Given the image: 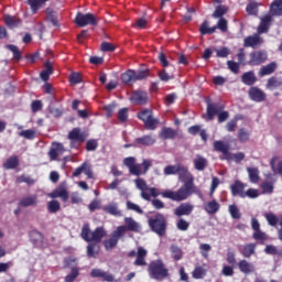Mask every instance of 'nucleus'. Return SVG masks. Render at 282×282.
I'll return each mask as SVG.
<instances>
[{"instance_id": "nucleus-19", "label": "nucleus", "mask_w": 282, "mask_h": 282, "mask_svg": "<svg viewBox=\"0 0 282 282\" xmlns=\"http://www.w3.org/2000/svg\"><path fill=\"white\" fill-rule=\"evenodd\" d=\"M90 276H93L94 279H104V281H107V282L116 281V278L113 276V274H111L109 272H105L100 269H94L90 272Z\"/></svg>"}, {"instance_id": "nucleus-27", "label": "nucleus", "mask_w": 282, "mask_h": 282, "mask_svg": "<svg viewBox=\"0 0 282 282\" xmlns=\"http://www.w3.org/2000/svg\"><path fill=\"white\" fill-rule=\"evenodd\" d=\"M36 204H39V196L36 194L29 195L20 200V206H24V208L36 206Z\"/></svg>"}, {"instance_id": "nucleus-47", "label": "nucleus", "mask_w": 282, "mask_h": 282, "mask_svg": "<svg viewBox=\"0 0 282 282\" xmlns=\"http://www.w3.org/2000/svg\"><path fill=\"white\" fill-rule=\"evenodd\" d=\"M182 164H176V165H167L164 167V175H176L180 171V166Z\"/></svg>"}, {"instance_id": "nucleus-3", "label": "nucleus", "mask_w": 282, "mask_h": 282, "mask_svg": "<svg viewBox=\"0 0 282 282\" xmlns=\"http://www.w3.org/2000/svg\"><path fill=\"white\" fill-rule=\"evenodd\" d=\"M104 237H107V231L102 227H98L95 231L89 229V225H84L82 228V238L84 241H94L95 243H100Z\"/></svg>"}, {"instance_id": "nucleus-16", "label": "nucleus", "mask_w": 282, "mask_h": 282, "mask_svg": "<svg viewBox=\"0 0 282 282\" xmlns=\"http://www.w3.org/2000/svg\"><path fill=\"white\" fill-rule=\"evenodd\" d=\"M250 100L253 102H263L265 100V93L259 87H251L248 91Z\"/></svg>"}, {"instance_id": "nucleus-38", "label": "nucleus", "mask_w": 282, "mask_h": 282, "mask_svg": "<svg viewBox=\"0 0 282 282\" xmlns=\"http://www.w3.org/2000/svg\"><path fill=\"white\" fill-rule=\"evenodd\" d=\"M52 74H54V68H52V64H50V62H46L45 69L40 73V76L44 82H47Z\"/></svg>"}, {"instance_id": "nucleus-22", "label": "nucleus", "mask_w": 282, "mask_h": 282, "mask_svg": "<svg viewBox=\"0 0 282 282\" xmlns=\"http://www.w3.org/2000/svg\"><path fill=\"white\" fill-rule=\"evenodd\" d=\"M193 164L196 171H204L208 166V160L200 154H196Z\"/></svg>"}, {"instance_id": "nucleus-37", "label": "nucleus", "mask_w": 282, "mask_h": 282, "mask_svg": "<svg viewBox=\"0 0 282 282\" xmlns=\"http://www.w3.org/2000/svg\"><path fill=\"white\" fill-rule=\"evenodd\" d=\"M138 144H142L143 147H152V144L155 142V137L152 134L143 135L141 138L137 139Z\"/></svg>"}, {"instance_id": "nucleus-49", "label": "nucleus", "mask_w": 282, "mask_h": 282, "mask_svg": "<svg viewBox=\"0 0 282 282\" xmlns=\"http://www.w3.org/2000/svg\"><path fill=\"white\" fill-rule=\"evenodd\" d=\"M228 12V8L224 6L216 7V10L213 13L214 19H221L224 14Z\"/></svg>"}, {"instance_id": "nucleus-28", "label": "nucleus", "mask_w": 282, "mask_h": 282, "mask_svg": "<svg viewBox=\"0 0 282 282\" xmlns=\"http://www.w3.org/2000/svg\"><path fill=\"white\" fill-rule=\"evenodd\" d=\"M241 82L243 83V85L252 87V85H254V83H257V75H254V72L249 70V72L242 74Z\"/></svg>"}, {"instance_id": "nucleus-21", "label": "nucleus", "mask_w": 282, "mask_h": 282, "mask_svg": "<svg viewBox=\"0 0 282 282\" xmlns=\"http://www.w3.org/2000/svg\"><path fill=\"white\" fill-rule=\"evenodd\" d=\"M214 150L223 153L224 158H221V160H226L227 155H229L230 153V145L228 143H225L224 141H215Z\"/></svg>"}, {"instance_id": "nucleus-34", "label": "nucleus", "mask_w": 282, "mask_h": 282, "mask_svg": "<svg viewBox=\"0 0 282 282\" xmlns=\"http://www.w3.org/2000/svg\"><path fill=\"white\" fill-rule=\"evenodd\" d=\"M159 135L162 140H173L177 135V132L173 128H162Z\"/></svg>"}, {"instance_id": "nucleus-33", "label": "nucleus", "mask_w": 282, "mask_h": 282, "mask_svg": "<svg viewBox=\"0 0 282 282\" xmlns=\"http://www.w3.org/2000/svg\"><path fill=\"white\" fill-rule=\"evenodd\" d=\"M270 14L272 17H281V14H282V0H274L273 3H271Z\"/></svg>"}, {"instance_id": "nucleus-35", "label": "nucleus", "mask_w": 282, "mask_h": 282, "mask_svg": "<svg viewBox=\"0 0 282 282\" xmlns=\"http://www.w3.org/2000/svg\"><path fill=\"white\" fill-rule=\"evenodd\" d=\"M121 80L124 85H133V83H135V70H128L123 73Z\"/></svg>"}, {"instance_id": "nucleus-56", "label": "nucleus", "mask_w": 282, "mask_h": 282, "mask_svg": "<svg viewBox=\"0 0 282 282\" xmlns=\"http://www.w3.org/2000/svg\"><path fill=\"white\" fill-rule=\"evenodd\" d=\"M30 239L33 243H41V241H43V235L37 230H34L30 232Z\"/></svg>"}, {"instance_id": "nucleus-45", "label": "nucleus", "mask_w": 282, "mask_h": 282, "mask_svg": "<svg viewBox=\"0 0 282 282\" xmlns=\"http://www.w3.org/2000/svg\"><path fill=\"white\" fill-rule=\"evenodd\" d=\"M193 279H204L206 276V269L204 267H196L192 272Z\"/></svg>"}, {"instance_id": "nucleus-40", "label": "nucleus", "mask_w": 282, "mask_h": 282, "mask_svg": "<svg viewBox=\"0 0 282 282\" xmlns=\"http://www.w3.org/2000/svg\"><path fill=\"white\" fill-rule=\"evenodd\" d=\"M226 160H232L234 162H236V164H239V162H243V160H246V154L243 152H238V153L229 152Z\"/></svg>"}, {"instance_id": "nucleus-12", "label": "nucleus", "mask_w": 282, "mask_h": 282, "mask_svg": "<svg viewBox=\"0 0 282 282\" xmlns=\"http://www.w3.org/2000/svg\"><path fill=\"white\" fill-rule=\"evenodd\" d=\"M221 111H224V105L207 101V120H214L215 116H219Z\"/></svg>"}, {"instance_id": "nucleus-24", "label": "nucleus", "mask_w": 282, "mask_h": 282, "mask_svg": "<svg viewBox=\"0 0 282 282\" xmlns=\"http://www.w3.org/2000/svg\"><path fill=\"white\" fill-rule=\"evenodd\" d=\"M65 153V148L61 143H53L51 147V150L48 152V156L51 160H56L59 155H63Z\"/></svg>"}, {"instance_id": "nucleus-26", "label": "nucleus", "mask_w": 282, "mask_h": 282, "mask_svg": "<svg viewBox=\"0 0 282 282\" xmlns=\"http://www.w3.org/2000/svg\"><path fill=\"white\" fill-rule=\"evenodd\" d=\"M238 268L242 274H252V272H254V264L250 263L248 260H240Z\"/></svg>"}, {"instance_id": "nucleus-42", "label": "nucleus", "mask_w": 282, "mask_h": 282, "mask_svg": "<svg viewBox=\"0 0 282 282\" xmlns=\"http://www.w3.org/2000/svg\"><path fill=\"white\" fill-rule=\"evenodd\" d=\"M170 252H171L173 259H175V261H180V259H182V257H183L182 249L180 247H177L176 245L171 246Z\"/></svg>"}, {"instance_id": "nucleus-39", "label": "nucleus", "mask_w": 282, "mask_h": 282, "mask_svg": "<svg viewBox=\"0 0 282 282\" xmlns=\"http://www.w3.org/2000/svg\"><path fill=\"white\" fill-rule=\"evenodd\" d=\"M281 85H282L281 77H271L268 79L267 89H278V87H281Z\"/></svg>"}, {"instance_id": "nucleus-4", "label": "nucleus", "mask_w": 282, "mask_h": 282, "mask_svg": "<svg viewBox=\"0 0 282 282\" xmlns=\"http://www.w3.org/2000/svg\"><path fill=\"white\" fill-rule=\"evenodd\" d=\"M134 184L138 191H141V198L145 199V202H151V196L158 197L160 195V193L158 192V188L149 187L144 178H137L134 181Z\"/></svg>"}, {"instance_id": "nucleus-63", "label": "nucleus", "mask_w": 282, "mask_h": 282, "mask_svg": "<svg viewBox=\"0 0 282 282\" xmlns=\"http://www.w3.org/2000/svg\"><path fill=\"white\" fill-rule=\"evenodd\" d=\"M101 52H115L116 46L109 42H102L101 43Z\"/></svg>"}, {"instance_id": "nucleus-58", "label": "nucleus", "mask_w": 282, "mask_h": 282, "mask_svg": "<svg viewBox=\"0 0 282 282\" xmlns=\"http://www.w3.org/2000/svg\"><path fill=\"white\" fill-rule=\"evenodd\" d=\"M127 209L133 210L134 213H138L139 215H142L144 210L141 209L140 205L132 203L131 200L127 202Z\"/></svg>"}, {"instance_id": "nucleus-60", "label": "nucleus", "mask_w": 282, "mask_h": 282, "mask_svg": "<svg viewBox=\"0 0 282 282\" xmlns=\"http://www.w3.org/2000/svg\"><path fill=\"white\" fill-rule=\"evenodd\" d=\"M269 226H276V224H279V218H276V216L272 213H267L264 215Z\"/></svg>"}, {"instance_id": "nucleus-36", "label": "nucleus", "mask_w": 282, "mask_h": 282, "mask_svg": "<svg viewBox=\"0 0 282 282\" xmlns=\"http://www.w3.org/2000/svg\"><path fill=\"white\" fill-rule=\"evenodd\" d=\"M257 250V245L254 243H248L245 245L241 251V254L246 258V259H250L251 254H254Z\"/></svg>"}, {"instance_id": "nucleus-50", "label": "nucleus", "mask_w": 282, "mask_h": 282, "mask_svg": "<svg viewBox=\"0 0 282 282\" xmlns=\"http://www.w3.org/2000/svg\"><path fill=\"white\" fill-rule=\"evenodd\" d=\"M6 47L9 50V52H12L13 58H15V61H21V51H19L17 45L9 44Z\"/></svg>"}, {"instance_id": "nucleus-20", "label": "nucleus", "mask_w": 282, "mask_h": 282, "mask_svg": "<svg viewBox=\"0 0 282 282\" xmlns=\"http://www.w3.org/2000/svg\"><path fill=\"white\" fill-rule=\"evenodd\" d=\"M263 43V40L259 34H253L245 39L243 45L245 47H259Z\"/></svg>"}, {"instance_id": "nucleus-44", "label": "nucleus", "mask_w": 282, "mask_h": 282, "mask_svg": "<svg viewBox=\"0 0 282 282\" xmlns=\"http://www.w3.org/2000/svg\"><path fill=\"white\" fill-rule=\"evenodd\" d=\"M46 1L47 0H29V6L33 12H36V10L45 6Z\"/></svg>"}, {"instance_id": "nucleus-25", "label": "nucleus", "mask_w": 282, "mask_h": 282, "mask_svg": "<svg viewBox=\"0 0 282 282\" xmlns=\"http://www.w3.org/2000/svg\"><path fill=\"white\" fill-rule=\"evenodd\" d=\"M220 205L217 203L216 199L209 200L204 204V210L207 215H215L216 213H219Z\"/></svg>"}, {"instance_id": "nucleus-15", "label": "nucleus", "mask_w": 282, "mask_h": 282, "mask_svg": "<svg viewBox=\"0 0 282 282\" xmlns=\"http://www.w3.org/2000/svg\"><path fill=\"white\" fill-rule=\"evenodd\" d=\"M124 224V232H127V230L130 232H140V230H142V225L131 217H126Z\"/></svg>"}, {"instance_id": "nucleus-55", "label": "nucleus", "mask_w": 282, "mask_h": 282, "mask_svg": "<svg viewBox=\"0 0 282 282\" xmlns=\"http://www.w3.org/2000/svg\"><path fill=\"white\" fill-rule=\"evenodd\" d=\"M158 76L162 83H169V80H173V78H175V76L169 75L165 69L160 70Z\"/></svg>"}, {"instance_id": "nucleus-43", "label": "nucleus", "mask_w": 282, "mask_h": 282, "mask_svg": "<svg viewBox=\"0 0 282 282\" xmlns=\"http://www.w3.org/2000/svg\"><path fill=\"white\" fill-rule=\"evenodd\" d=\"M3 166L7 170L17 169V166H19V158L17 156L9 158L7 162L3 164Z\"/></svg>"}, {"instance_id": "nucleus-9", "label": "nucleus", "mask_w": 282, "mask_h": 282, "mask_svg": "<svg viewBox=\"0 0 282 282\" xmlns=\"http://www.w3.org/2000/svg\"><path fill=\"white\" fill-rule=\"evenodd\" d=\"M47 197H51V199H56V197H59L62 202H67L69 199V192L67 191V183H62L59 186L47 194Z\"/></svg>"}, {"instance_id": "nucleus-48", "label": "nucleus", "mask_w": 282, "mask_h": 282, "mask_svg": "<svg viewBox=\"0 0 282 282\" xmlns=\"http://www.w3.org/2000/svg\"><path fill=\"white\" fill-rule=\"evenodd\" d=\"M228 210L232 219H241V212L239 210V207H237V205H229Z\"/></svg>"}, {"instance_id": "nucleus-14", "label": "nucleus", "mask_w": 282, "mask_h": 282, "mask_svg": "<svg viewBox=\"0 0 282 282\" xmlns=\"http://www.w3.org/2000/svg\"><path fill=\"white\" fill-rule=\"evenodd\" d=\"M130 100L133 105H147L149 96L147 91L135 90L130 97Z\"/></svg>"}, {"instance_id": "nucleus-64", "label": "nucleus", "mask_w": 282, "mask_h": 282, "mask_svg": "<svg viewBox=\"0 0 282 282\" xmlns=\"http://www.w3.org/2000/svg\"><path fill=\"white\" fill-rule=\"evenodd\" d=\"M227 65H228V69H230V72H232L234 74H239V63L228 61Z\"/></svg>"}, {"instance_id": "nucleus-10", "label": "nucleus", "mask_w": 282, "mask_h": 282, "mask_svg": "<svg viewBox=\"0 0 282 282\" xmlns=\"http://www.w3.org/2000/svg\"><path fill=\"white\" fill-rule=\"evenodd\" d=\"M153 165V162L150 160H143L141 164H135L133 167H131L130 173L131 175H135L137 177H140V175H147L149 169Z\"/></svg>"}, {"instance_id": "nucleus-7", "label": "nucleus", "mask_w": 282, "mask_h": 282, "mask_svg": "<svg viewBox=\"0 0 282 282\" xmlns=\"http://www.w3.org/2000/svg\"><path fill=\"white\" fill-rule=\"evenodd\" d=\"M122 237H124V227H117V229L112 231L110 238L104 241L106 250H113Z\"/></svg>"}, {"instance_id": "nucleus-31", "label": "nucleus", "mask_w": 282, "mask_h": 282, "mask_svg": "<svg viewBox=\"0 0 282 282\" xmlns=\"http://www.w3.org/2000/svg\"><path fill=\"white\" fill-rule=\"evenodd\" d=\"M247 173L251 184H259L261 177L259 176V167H247Z\"/></svg>"}, {"instance_id": "nucleus-32", "label": "nucleus", "mask_w": 282, "mask_h": 282, "mask_svg": "<svg viewBox=\"0 0 282 282\" xmlns=\"http://www.w3.org/2000/svg\"><path fill=\"white\" fill-rule=\"evenodd\" d=\"M276 70V62H272L265 66H262L259 70V76H270Z\"/></svg>"}, {"instance_id": "nucleus-30", "label": "nucleus", "mask_w": 282, "mask_h": 282, "mask_svg": "<svg viewBox=\"0 0 282 282\" xmlns=\"http://www.w3.org/2000/svg\"><path fill=\"white\" fill-rule=\"evenodd\" d=\"M105 213L108 215H113L115 217H122V212L118 209V203H110L104 207Z\"/></svg>"}, {"instance_id": "nucleus-61", "label": "nucleus", "mask_w": 282, "mask_h": 282, "mask_svg": "<svg viewBox=\"0 0 282 282\" xmlns=\"http://www.w3.org/2000/svg\"><path fill=\"white\" fill-rule=\"evenodd\" d=\"M46 12H47V21H50V23H53V25L57 26L58 19L56 18V13L52 9H48Z\"/></svg>"}, {"instance_id": "nucleus-11", "label": "nucleus", "mask_w": 282, "mask_h": 282, "mask_svg": "<svg viewBox=\"0 0 282 282\" xmlns=\"http://www.w3.org/2000/svg\"><path fill=\"white\" fill-rule=\"evenodd\" d=\"M268 61V53L265 51H256L250 53L249 65H261Z\"/></svg>"}, {"instance_id": "nucleus-53", "label": "nucleus", "mask_w": 282, "mask_h": 282, "mask_svg": "<svg viewBox=\"0 0 282 282\" xmlns=\"http://www.w3.org/2000/svg\"><path fill=\"white\" fill-rule=\"evenodd\" d=\"M48 213H58L61 210V203L58 200H51L47 203Z\"/></svg>"}, {"instance_id": "nucleus-1", "label": "nucleus", "mask_w": 282, "mask_h": 282, "mask_svg": "<svg viewBox=\"0 0 282 282\" xmlns=\"http://www.w3.org/2000/svg\"><path fill=\"white\" fill-rule=\"evenodd\" d=\"M177 175L178 178L184 182V185L177 192L171 189L163 192L162 197L172 199L173 202H184V199H188L193 193H199V189L195 186V177H193V174H191L186 166L180 165Z\"/></svg>"}, {"instance_id": "nucleus-13", "label": "nucleus", "mask_w": 282, "mask_h": 282, "mask_svg": "<svg viewBox=\"0 0 282 282\" xmlns=\"http://www.w3.org/2000/svg\"><path fill=\"white\" fill-rule=\"evenodd\" d=\"M248 188V184L242 183L241 181H236L231 186L230 191L234 197H246V192L243 189Z\"/></svg>"}, {"instance_id": "nucleus-5", "label": "nucleus", "mask_w": 282, "mask_h": 282, "mask_svg": "<svg viewBox=\"0 0 282 282\" xmlns=\"http://www.w3.org/2000/svg\"><path fill=\"white\" fill-rule=\"evenodd\" d=\"M139 120L144 122L145 129L150 131H155L158 129V124H160V119L153 117V111L150 109H144L138 115Z\"/></svg>"}, {"instance_id": "nucleus-18", "label": "nucleus", "mask_w": 282, "mask_h": 282, "mask_svg": "<svg viewBox=\"0 0 282 282\" xmlns=\"http://www.w3.org/2000/svg\"><path fill=\"white\" fill-rule=\"evenodd\" d=\"M273 19L272 15L269 13L261 18L260 24L258 26V34H265L270 30V25Z\"/></svg>"}, {"instance_id": "nucleus-29", "label": "nucleus", "mask_w": 282, "mask_h": 282, "mask_svg": "<svg viewBox=\"0 0 282 282\" xmlns=\"http://www.w3.org/2000/svg\"><path fill=\"white\" fill-rule=\"evenodd\" d=\"M85 133L80 131L78 128H74L69 133H68V139L73 140L74 142H85Z\"/></svg>"}, {"instance_id": "nucleus-57", "label": "nucleus", "mask_w": 282, "mask_h": 282, "mask_svg": "<svg viewBox=\"0 0 282 282\" xmlns=\"http://www.w3.org/2000/svg\"><path fill=\"white\" fill-rule=\"evenodd\" d=\"M199 250H200L202 257H204V259H208V252H210V250H213V247H210V245H208V243H200Z\"/></svg>"}, {"instance_id": "nucleus-62", "label": "nucleus", "mask_w": 282, "mask_h": 282, "mask_svg": "<svg viewBox=\"0 0 282 282\" xmlns=\"http://www.w3.org/2000/svg\"><path fill=\"white\" fill-rule=\"evenodd\" d=\"M78 269L74 268L72 269V272L65 276V282H74L78 278Z\"/></svg>"}, {"instance_id": "nucleus-8", "label": "nucleus", "mask_w": 282, "mask_h": 282, "mask_svg": "<svg viewBox=\"0 0 282 282\" xmlns=\"http://www.w3.org/2000/svg\"><path fill=\"white\" fill-rule=\"evenodd\" d=\"M149 224L150 228H152L156 235H160V237L166 232V220L164 219V216L158 215L154 219H150Z\"/></svg>"}, {"instance_id": "nucleus-23", "label": "nucleus", "mask_w": 282, "mask_h": 282, "mask_svg": "<svg viewBox=\"0 0 282 282\" xmlns=\"http://www.w3.org/2000/svg\"><path fill=\"white\" fill-rule=\"evenodd\" d=\"M147 254H149V251L144 247H138L134 265H147Z\"/></svg>"}, {"instance_id": "nucleus-51", "label": "nucleus", "mask_w": 282, "mask_h": 282, "mask_svg": "<svg viewBox=\"0 0 282 282\" xmlns=\"http://www.w3.org/2000/svg\"><path fill=\"white\" fill-rule=\"evenodd\" d=\"M99 248L98 245L90 243L87 246V256L90 258L98 257Z\"/></svg>"}, {"instance_id": "nucleus-2", "label": "nucleus", "mask_w": 282, "mask_h": 282, "mask_svg": "<svg viewBox=\"0 0 282 282\" xmlns=\"http://www.w3.org/2000/svg\"><path fill=\"white\" fill-rule=\"evenodd\" d=\"M148 272L150 274V279H154V281H164V279H169V276H171L169 269H166V265H164L162 260H154L150 262Z\"/></svg>"}, {"instance_id": "nucleus-6", "label": "nucleus", "mask_w": 282, "mask_h": 282, "mask_svg": "<svg viewBox=\"0 0 282 282\" xmlns=\"http://www.w3.org/2000/svg\"><path fill=\"white\" fill-rule=\"evenodd\" d=\"M75 23L78 28H87V25H98V18L94 13L77 12Z\"/></svg>"}, {"instance_id": "nucleus-52", "label": "nucleus", "mask_w": 282, "mask_h": 282, "mask_svg": "<svg viewBox=\"0 0 282 282\" xmlns=\"http://www.w3.org/2000/svg\"><path fill=\"white\" fill-rule=\"evenodd\" d=\"M20 138H24L25 140H34L36 138V131L34 130H23L19 132Z\"/></svg>"}, {"instance_id": "nucleus-46", "label": "nucleus", "mask_w": 282, "mask_h": 282, "mask_svg": "<svg viewBox=\"0 0 282 282\" xmlns=\"http://www.w3.org/2000/svg\"><path fill=\"white\" fill-rule=\"evenodd\" d=\"M246 10H247L248 14L257 17V14L259 12V2H249Z\"/></svg>"}, {"instance_id": "nucleus-17", "label": "nucleus", "mask_w": 282, "mask_h": 282, "mask_svg": "<svg viewBox=\"0 0 282 282\" xmlns=\"http://www.w3.org/2000/svg\"><path fill=\"white\" fill-rule=\"evenodd\" d=\"M193 210H195V206L191 203H183L174 210V214L176 217H184L191 215Z\"/></svg>"}, {"instance_id": "nucleus-59", "label": "nucleus", "mask_w": 282, "mask_h": 282, "mask_svg": "<svg viewBox=\"0 0 282 282\" xmlns=\"http://www.w3.org/2000/svg\"><path fill=\"white\" fill-rule=\"evenodd\" d=\"M216 55L219 58H228L230 50L228 47L215 48Z\"/></svg>"}, {"instance_id": "nucleus-54", "label": "nucleus", "mask_w": 282, "mask_h": 282, "mask_svg": "<svg viewBox=\"0 0 282 282\" xmlns=\"http://www.w3.org/2000/svg\"><path fill=\"white\" fill-rule=\"evenodd\" d=\"M263 195H271L274 191V185L270 182H264L261 184Z\"/></svg>"}, {"instance_id": "nucleus-41", "label": "nucleus", "mask_w": 282, "mask_h": 282, "mask_svg": "<svg viewBox=\"0 0 282 282\" xmlns=\"http://www.w3.org/2000/svg\"><path fill=\"white\" fill-rule=\"evenodd\" d=\"M4 22H6V25H8V28H11V29L18 28V25H21V20L10 15L4 17Z\"/></svg>"}]
</instances>
